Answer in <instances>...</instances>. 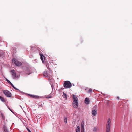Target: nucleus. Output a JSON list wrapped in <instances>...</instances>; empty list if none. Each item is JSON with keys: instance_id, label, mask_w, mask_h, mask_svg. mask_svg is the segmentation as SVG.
Wrapping results in <instances>:
<instances>
[{"instance_id": "0eeeda50", "label": "nucleus", "mask_w": 132, "mask_h": 132, "mask_svg": "<svg viewBox=\"0 0 132 132\" xmlns=\"http://www.w3.org/2000/svg\"><path fill=\"white\" fill-rule=\"evenodd\" d=\"M25 72L26 74L29 75L32 73V71L30 69L27 68L25 70Z\"/></svg>"}, {"instance_id": "423d86ee", "label": "nucleus", "mask_w": 132, "mask_h": 132, "mask_svg": "<svg viewBox=\"0 0 132 132\" xmlns=\"http://www.w3.org/2000/svg\"><path fill=\"white\" fill-rule=\"evenodd\" d=\"M10 72H11L13 79H16L18 77V76L17 75L16 72L14 70H12Z\"/></svg>"}, {"instance_id": "39448f33", "label": "nucleus", "mask_w": 132, "mask_h": 132, "mask_svg": "<svg viewBox=\"0 0 132 132\" xmlns=\"http://www.w3.org/2000/svg\"><path fill=\"white\" fill-rule=\"evenodd\" d=\"M3 93L7 97H12L11 93L7 90H4L3 91Z\"/></svg>"}, {"instance_id": "c756f323", "label": "nucleus", "mask_w": 132, "mask_h": 132, "mask_svg": "<svg viewBox=\"0 0 132 132\" xmlns=\"http://www.w3.org/2000/svg\"><path fill=\"white\" fill-rule=\"evenodd\" d=\"M39 106H42V104L41 105H39Z\"/></svg>"}, {"instance_id": "4be33fe9", "label": "nucleus", "mask_w": 132, "mask_h": 132, "mask_svg": "<svg viewBox=\"0 0 132 132\" xmlns=\"http://www.w3.org/2000/svg\"><path fill=\"white\" fill-rule=\"evenodd\" d=\"M81 129H84V123H83V124L82 122L81 123Z\"/></svg>"}, {"instance_id": "f03ea898", "label": "nucleus", "mask_w": 132, "mask_h": 132, "mask_svg": "<svg viewBox=\"0 0 132 132\" xmlns=\"http://www.w3.org/2000/svg\"><path fill=\"white\" fill-rule=\"evenodd\" d=\"M12 63H14L15 65L17 66H21L22 65V63L16 59L14 58L12 59Z\"/></svg>"}, {"instance_id": "9b49d317", "label": "nucleus", "mask_w": 132, "mask_h": 132, "mask_svg": "<svg viewBox=\"0 0 132 132\" xmlns=\"http://www.w3.org/2000/svg\"><path fill=\"white\" fill-rule=\"evenodd\" d=\"M97 110L96 109L93 110L92 111V114L94 116L96 115L97 114Z\"/></svg>"}, {"instance_id": "2eb2a0df", "label": "nucleus", "mask_w": 132, "mask_h": 132, "mask_svg": "<svg viewBox=\"0 0 132 132\" xmlns=\"http://www.w3.org/2000/svg\"><path fill=\"white\" fill-rule=\"evenodd\" d=\"M98 130V128L96 127H94L93 131L94 132H96Z\"/></svg>"}, {"instance_id": "f8f14e48", "label": "nucleus", "mask_w": 132, "mask_h": 132, "mask_svg": "<svg viewBox=\"0 0 132 132\" xmlns=\"http://www.w3.org/2000/svg\"><path fill=\"white\" fill-rule=\"evenodd\" d=\"M3 129L4 130V132L7 131L8 130L6 126L4 125L3 126Z\"/></svg>"}, {"instance_id": "cd10ccee", "label": "nucleus", "mask_w": 132, "mask_h": 132, "mask_svg": "<svg viewBox=\"0 0 132 132\" xmlns=\"http://www.w3.org/2000/svg\"><path fill=\"white\" fill-rule=\"evenodd\" d=\"M8 108L10 110V111H11L12 112H13L12 110L9 107H8Z\"/></svg>"}, {"instance_id": "473e14b6", "label": "nucleus", "mask_w": 132, "mask_h": 132, "mask_svg": "<svg viewBox=\"0 0 132 132\" xmlns=\"http://www.w3.org/2000/svg\"><path fill=\"white\" fill-rule=\"evenodd\" d=\"M96 106V107H97V106H96V105L94 107H95V106Z\"/></svg>"}, {"instance_id": "2f4dec72", "label": "nucleus", "mask_w": 132, "mask_h": 132, "mask_svg": "<svg viewBox=\"0 0 132 132\" xmlns=\"http://www.w3.org/2000/svg\"><path fill=\"white\" fill-rule=\"evenodd\" d=\"M117 99H119V97H117Z\"/></svg>"}, {"instance_id": "dca6fc26", "label": "nucleus", "mask_w": 132, "mask_h": 132, "mask_svg": "<svg viewBox=\"0 0 132 132\" xmlns=\"http://www.w3.org/2000/svg\"><path fill=\"white\" fill-rule=\"evenodd\" d=\"M63 97L64 98H65V99H66L67 98V95H66V94L65 93H64V92L63 93Z\"/></svg>"}, {"instance_id": "bb28decb", "label": "nucleus", "mask_w": 132, "mask_h": 132, "mask_svg": "<svg viewBox=\"0 0 132 132\" xmlns=\"http://www.w3.org/2000/svg\"><path fill=\"white\" fill-rule=\"evenodd\" d=\"M26 129H27L28 131V132H31V131L27 127Z\"/></svg>"}, {"instance_id": "f3484780", "label": "nucleus", "mask_w": 132, "mask_h": 132, "mask_svg": "<svg viewBox=\"0 0 132 132\" xmlns=\"http://www.w3.org/2000/svg\"><path fill=\"white\" fill-rule=\"evenodd\" d=\"M76 132H80V127L79 126L77 127Z\"/></svg>"}, {"instance_id": "7ed1b4c3", "label": "nucleus", "mask_w": 132, "mask_h": 132, "mask_svg": "<svg viewBox=\"0 0 132 132\" xmlns=\"http://www.w3.org/2000/svg\"><path fill=\"white\" fill-rule=\"evenodd\" d=\"M110 119H108L107 122L106 127V132H110Z\"/></svg>"}, {"instance_id": "a878e982", "label": "nucleus", "mask_w": 132, "mask_h": 132, "mask_svg": "<svg viewBox=\"0 0 132 132\" xmlns=\"http://www.w3.org/2000/svg\"><path fill=\"white\" fill-rule=\"evenodd\" d=\"M51 87H52V92L53 91V88L54 87V86L53 85H51Z\"/></svg>"}, {"instance_id": "20e7f679", "label": "nucleus", "mask_w": 132, "mask_h": 132, "mask_svg": "<svg viewBox=\"0 0 132 132\" xmlns=\"http://www.w3.org/2000/svg\"><path fill=\"white\" fill-rule=\"evenodd\" d=\"M71 86V84L69 81H66L64 83V86L65 88H70Z\"/></svg>"}, {"instance_id": "9d476101", "label": "nucleus", "mask_w": 132, "mask_h": 132, "mask_svg": "<svg viewBox=\"0 0 132 132\" xmlns=\"http://www.w3.org/2000/svg\"><path fill=\"white\" fill-rule=\"evenodd\" d=\"M89 98H86L85 99L84 102L86 104H88L89 103Z\"/></svg>"}, {"instance_id": "f257e3e1", "label": "nucleus", "mask_w": 132, "mask_h": 132, "mask_svg": "<svg viewBox=\"0 0 132 132\" xmlns=\"http://www.w3.org/2000/svg\"><path fill=\"white\" fill-rule=\"evenodd\" d=\"M73 101L72 103L73 106L74 108H77L78 106V100L76 96L74 94H73Z\"/></svg>"}, {"instance_id": "aec40b11", "label": "nucleus", "mask_w": 132, "mask_h": 132, "mask_svg": "<svg viewBox=\"0 0 132 132\" xmlns=\"http://www.w3.org/2000/svg\"><path fill=\"white\" fill-rule=\"evenodd\" d=\"M64 121L65 123L66 124L67 123V117H64Z\"/></svg>"}, {"instance_id": "ddd939ff", "label": "nucleus", "mask_w": 132, "mask_h": 132, "mask_svg": "<svg viewBox=\"0 0 132 132\" xmlns=\"http://www.w3.org/2000/svg\"><path fill=\"white\" fill-rule=\"evenodd\" d=\"M0 100H1V101H2L3 102H6V100L5 99H4V98L2 97H1L0 96Z\"/></svg>"}, {"instance_id": "4468645a", "label": "nucleus", "mask_w": 132, "mask_h": 132, "mask_svg": "<svg viewBox=\"0 0 132 132\" xmlns=\"http://www.w3.org/2000/svg\"><path fill=\"white\" fill-rule=\"evenodd\" d=\"M48 73L47 71H45L43 73V75L44 76L46 77H47L48 76Z\"/></svg>"}, {"instance_id": "6e6552de", "label": "nucleus", "mask_w": 132, "mask_h": 132, "mask_svg": "<svg viewBox=\"0 0 132 132\" xmlns=\"http://www.w3.org/2000/svg\"><path fill=\"white\" fill-rule=\"evenodd\" d=\"M39 55L40 56L41 59L42 60V62L43 63H44L45 61V56L44 55L40 53H39Z\"/></svg>"}, {"instance_id": "6ab92c4d", "label": "nucleus", "mask_w": 132, "mask_h": 132, "mask_svg": "<svg viewBox=\"0 0 132 132\" xmlns=\"http://www.w3.org/2000/svg\"><path fill=\"white\" fill-rule=\"evenodd\" d=\"M52 97L51 95H49L47 96L46 97V98L47 99L50 98Z\"/></svg>"}, {"instance_id": "7c9ffc66", "label": "nucleus", "mask_w": 132, "mask_h": 132, "mask_svg": "<svg viewBox=\"0 0 132 132\" xmlns=\"http://www.w3.org/2000/svg\"><path fill=\"white\" fill-rule=\"evenodd\" d=\"M2 117H3V118H4L3 115V114H2Z\"/></svg>"}, {"instance_id": "412c9836", "label": "nucleus", "mask_w": 132, "mask_h": 132, "mask_svg": "<svg viewBox=\"0 0 132 132\" xmlns=\"http://www.w3.org/2000/svg\"><path fill=\"white\" fill-rule=\"evenodd\" d=\"M92 89H89L87 92L88 93H91L92 92Z\"/></svg>"}, {"instance_id": "c85d7f7f", "label": "nucleus", "mask_w": 132, "mask_h": 132, "mask_svg": "<svg viewBox=\"0 0 132 132\" xmlns=\"http://www.w3.org/2000/svg\"><path fill=\"white\" fill-rule=\"evenodd\" d=\"M2 55L0 53V57H1V56Z\"/></svg>"}, {"instance_id": "72a5a7b5", "label": "nucleus", "mask_w": 132, "mask_h": 132, "mask_svg": "<svg viewBox=\"0 0 132 132\" xmlns=\"http://www.w3.org/2000/svg\"><path fill=\"white\" fill-rule=\"evenodd\" d=\"M81 132H83L82 131H81Z\"/></svg>"}, {"instance_id": "1a4fd4ad", "label": "nucleus", "mask_w": 132, "mask_h": 132, "mask_svg": "<svg viewBox=\"0 0 132 132\" xmlns=\"http://www.w3.org/2000/svg\"><path fill=\"white\" fill-rule=\"evenodd\" d=\"M28 95L31 98L35 99H38L39 98V96H38L30 94H28Z\"/></svg>"}, {"instance_id": "393cba45", "label": "nucleus", "mask_w": 132, "mask_h": 132, "mask_svg": "<svg viewBox=\"0 0 132 132\" xmlns=\"http://www.w3.org/2000/svg\"><path fill=\"white\" fill-rule=\"evenodd\" d=\"M13 50H12V52H14V51H15V47H13Z\"/></svg>"}, {"instance_id": "5701e85b", "label": "nucleus", "mask_w": 132, "mask_h": 132, "mask_svg": "<svg viewBox=\"0 0 132 132\" xmlns=\"http://www.w3.org/2000/svg\"><path fill=\"white\" fill-rule=\"evenodd\" d=\"M46 67L47 68L49 69V70H50V68L49 67V64H48L47 63L46 65Z\"/></svg>"}, {"instance_id": "b1692460", "label": "nucleus", "mask_w": 132, "mask_h": 132, "mask_svg": "<svg viewBox=\"0 0 132 132\" xmlns=\"http://www.w3.org/2000/svg\"><path fill=\"white\" fill-rule=\"evenodd\" d=\"M6 80L11 85L12 84L10 81H9L7 79H6Z\"/></svg>"}, {"instance_id": "a211bd4d", "label": "nucleus", "mask_w": 132, "mask_h": 132, "mask_svg": "<svg viewBox=\"0 0 132 132\" xmlns=\"http://www.w3.org/2000/svg\"><path fill=\"white\" fill-rule=\"evenodd\" d=\"M11 85L12 86L14 89H15V90H19V89H17V88H16L14 86V85L13 84H12Z\"/></svg>"}]
</instances>
